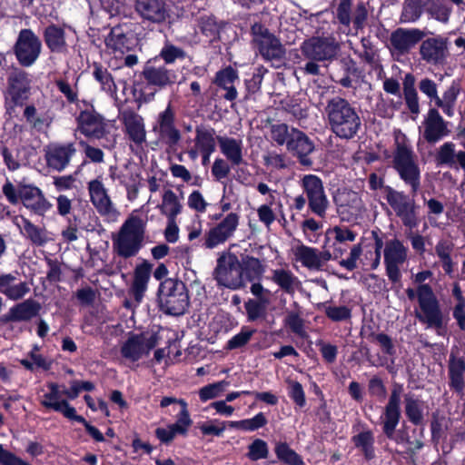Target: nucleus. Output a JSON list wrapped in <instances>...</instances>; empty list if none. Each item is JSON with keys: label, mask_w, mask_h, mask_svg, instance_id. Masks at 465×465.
I'll list each match as a JSON object with an SVG mask.
<instances>
[{"label": "nucleus", "mask_w": 465, "mask_h": 465, "mask_svg": "<svg viewBox=\"0 0 465 465\" xmlns=\"http://www.w3.org/2000/svg\"><path fill=\"white\" fill-rule=\"evenodd\" d=\"M187 204L189 208L197 212V213H205L208 203L204 200L203 194L198 190L193 191L187 200Z\"/></svg>", "instance_id": "774afa93"}, {"label": "nucleus", "mask_w": 465, "mask_h": 465, "mask_svg": "<svg viewBox=\"0 0 465 465\" xmlns=\"http://www.w3.org/2000/svg\"><path fill=\"white\" fill-rule=\"evenodd\" d=\"M276 206L281 207L282 203L274 195H271V201L265 202V203L260 205L257 209L259 221L267 228H270L276 220V213L274 212Z\"/></svg>", "instance_id": "8fccbe9b"}, {"label": "nucleus", "mask_w": 465, "mask_h": 465, "mask_svg": "<svg viewBox=\"0 0 465 465\" xmlns=\"http://www.w3.org/2000/svg\"><path fill=\"white\" fill-rule=\"evenodd\" d=\"M302 53L309 59L324 61L333 58L339 45L332 36H313L304 41L301 46Z\"/></svg>", "instance_id": "dca6fc26"}, {"label": "nucleus", "mask_w": 465, "mask_h": 465, "mask_svg": "<svg viewBox=\"0 0 465 465\" xmlns=\"http://www.w3.org/2000/svg\"><path fill=\"white\" fill-rule=\"evenodd\" d=\"M240 216L235 213H228L220 223L212 227L204 236L203 246L214 249L232 238L236 232Z\"/></svg>", "instance_id": "a211bd4d"}, {"label": "nucleus", "mask_w": 465, "mask_h": 465, "mask_svg": "<svg viewBox=\"0 0 465 465\" xmlns=\"http://www.w3.org/2000/svg\"><path fill=\"white\" fill-rule=\"evenodd\" d=\"M271 280L288 294H293L301 287L299 278L292 271L285 268L272 270Z\"/></svg>", "instance_id": "e433bc0d"}, {"label": "nucleus", "mask_w": 465, "mask_h": 465, "mask_svg": "<svg viewBox=\"0 0 465 465\" xmlns=\"http://www.w3.org/2000/svg\"><path fill=\"white\" fill-rule=\"evenodd\" d=\"M298 132L297 128L289 126L286 124H274L271 125L270 135L273 142L278 145H288L290 144L292 138L295 136V133Z\"/></svg>", "instance_id": "49530a36"}, {"label": "nucleus", "mask_w": 465, "mask_h": 465, "mask_svg": "<svg viewBox=\"0 0 465 465\" xmlns=\"http://www.w3.org/2000/svg\"><path fill=\"white\" fill-rule=\"evenodd\" d=\"M213 277L219 285L237 290L242 283L241 265L236 255L224 252L217 259Z\"/></svg>", "instance_id": "6e6552de"}, {"label": "nucleus", "mask_w": 465, "mask_h": 465, "mask_svg": "<svg viewBox=\"0 0 465 465\" xmlns=\"http://www.w3.org/2000/svg\"><path fill=\"white\" fill-rule=\"evenodd\" d=\"M217 141L221 153L232 165H240L243 163V143L241 139L218 136Z\"/></svg>", "instance_id": "7c9ffc66"}, {"label": "nucleus", "mask_w": 465, "mask_h": 465, "mask_svg": "<svg viewBox=\"0 0 465 465\" xmlns=\"http://www.w3.org/2000/svg\"><path fill=\"white\" fill-rule=\"evenodd\" d=\"M175 114L169 103L167 107L158 114L152 126V132L157 136V144L174 148L181 140V133L175 126Z\"/></svg>", "instance_id": "1a4fd4ad"}, {"label": "nucleus", "mask_w": 465, "mask_h": 465, "mask_svg": "<svg viewBox=\"0 0 465 465\" xmlns=\"http://www.w3.org/2000/svg\"><path fill=\"white\" fill-rule=\"evenodd\" d=\"M395 150L392 165L400 178L411 188L415 194L420 186V169L415 159L411 145L404 134L395 132Z\"/></svg>", "instance_id": "20e7f679"}, {"label": "nucleus", "mask_w": 465, "mask_h": 465, "mask_svg": "<svg viewBox=\"0 0 465 465\" xmlns=\"http://www.w3.org/2000/svg\"><path fill=\"white\" fill-rule=\"evenodd\" d=\"M386 200L402 223L409 227L416 225L415 203L402 192H398L391 187L387 189Z\"/></svg>", "instance_id": "aec40b11"}, {"label": "nucleus", "mask_w": 465, "mask_h": 465, "mask_svg": "<svg viewBox=\"0 0 465 465\" xmlns=\"http://www.w3.org/2000/svg\"><path fill=\"white\" fill-rule=\"evenodd\" d=\"M93 75L94 79L100 84L101 89L111 96L116 94V85L107 69L104 68L98 64H94Z\"/></svg>", "instance_id": "3c124183"}, {"label": "nucleus", "mask_w": 465, "mask_h": 465, "mask_svg": "<svg viewBox=\"0 0 465 465\" xmlns=\"http://www.w3.org/2000/svg\"><path fill=\"white\" fill-rule=\"evenodd\" d=\"M275 454L280 461L288 465H302L299 455L285 442H277L274 448Z\"/></svg>", "instance_id": "864d4df0"}, {"label": "nucleus", "mask_w": 465, "mask_h": 465, "mask_svg": "<svg viewBox=\"0 0 465 465\" xmlns=\"http://www.w3.org/2000/svg\"><path fill=\"white\" fill-rule=\"evenodd\" d=\"M423 137L430 143H435L450 134L449 123L446 122L437 108H430L424 117Z\"/></svg>", "instance_id": "412c9836"}, {"label": "nucleus", "mask_w": 465, "mask_h": 465, "mask_svg": "<svg viewBox=\"0 0 465 465\" xmlns=\"http://www.w3.org/2000/svg\"><path fill=\"white\" fill-rule=\"evenodd\" d=\"M432 277L430 270L412 273V282L419 287V309L415 311V317L427 328L440 329L444 322L440 305L432 287L426 283Z\"/></svg>", "instance_id": "f257e3e1"}, {"label": "nucleus", "mask_w": 465, "mask_h": 465, "mask_svg": "<svg viewBox=\"0 0 465 465\" xmlns=\"http://www.w3.org/2000/svg\"><path fill=\"white\" fill-rule=\"evenodd\" d=\"M425 7L424 0H404L400 16L401 22L415 23L420 18Z\"/></svg>", "instance_id": "c03bdc74"}, {"label": "nucleus", "mask_w": 465, "mask_h": 465, "mask_svg": "<svg viewBox=\"0 0 465 465\" xmlns=\"http://www.w3.org/2000/svg\"><path fill=\"white\" fill-rule=\"evenodd\" d=\"M20 201L27 209L39 215L45 214L52 206L42 191L32 184H20Z\"/></svg>", "instance_id": "5701e85b"}, {"label": "nucleus", "mask_w": 465, "mask_h": 465, "mask_svg": "<svg viewBox=\"0 0 465 465\" xmlns=\"http://www.w3.org/2000/svg\"><path fill=\"white\" fill-rule=\"evenodd\" d=\"M42 42L30 29H22L14 46L17 62L24 67L32 66L39 58Z\"/></svg>", "instance_id": "9b49d317"}, {"label": "nucleus", "mask_w": 465, "mask_h": 465, "mask_svg": "<svg viewBox=\"0 0 465 465\" xmlns=\"http://www.w3.org/2000/svg\"><path fill=\"white\" fill-rule=\"evenodd\" d=\"M295 134L287 150L296 155L302 164L309 165L311 161L308 155L313 152L314 144L303 132L298 130Z\"/></svg>", "instance_id": "473e14b6"}, {"label": "nucleus", "mask_w": 465, "mask_h": 465, "mask_svg": "<svg viewBox=\"0 0 465 465\" xmlns=\"http://www.w3.org/2000/svg\"><path fill=\"white\" fill-rule=\"evenodd\" d=\"M13 223L20 231L21 234L28 238L34 244L41 246L48 241L45 231L34 225L24 216H15Z\"/></svg>", "instance_id": "72a5a7b5"}, {"label": "nucleus", "mask_w": 465, "mask_h": 465, "mask_svg": "<svg viewBox=\"0 0 465 465\" xmlns=\"http://www.w3.org/2000/svg\"><path fill=\"white\" fill-rule=\"evenodd\" d=\"M151 270L152 265L147 262H143L135 268L132 292L137 302L142 300L143 293L147 289Z\"/></svg>", "instance_id": "ea45409f"}, {"label": "nucleus", "mask_w": 465, "mask_h": 465, "mask_svg": "<svg viewBox=\"0 0 465 465\" xmlns=\"http://www.w3.org/2000/svg\"><path fill=\"white\" fill-rule=\"evenodd\" d=\"M199 429L203 435L221 436L225 430V421L211 420L200 423Z\"/></svg>", "instance_id": "052dcab7"}, {"label": "nucleus", "mask_w": 465, "mask_h": 465, "mask_svg": "<svg viewBox=\"0 0 465 465\" xmlns=\"http://www.w3.org/2000/svg\"><path fill=\"white\" fill-rule=\"evenodd\" d=\"M144 77L151 84L165 86L175 81V74L164 67H149L144 71Z\"/></svg>", "instance_id": "a18cd8bd"}, {"label": "nucleus", "mask_w": 465, "mask_h": 465, "mask_svg": "<svg viewBox=\"0 0 465 465\" xmlns=\"http://www.w3.org/2000/svg\"><path fill=\"white\" fill-rule=\"evenodd\" d=\"M401 389H394L385 407L383 414V431L389 437H392L401 417Z\"/></svg>", "instance_id": "a878e982"}, {"label": "nucleus", "mask_w": 465, "mask_h": 465, "mask_svg": "<svg viewBox=\"0 0 465 465\" xmlns=\"http://www.w3.org/2000/svg\"><path fill=\"white\" fill-rule=\"evenodd\" d=\"M244 307L249 321L253 322L265 316L266 308L262 302L254 300H249L245 302Z\"/></svg>", "instance_id": "0e129e2a"}, {"label": "nucleus", "mask_w": 465, "mask_h": 465, "mask_svg": "<svg viewBox=\"0 0 465 465\" xmlns=\"http://www.w3.org/2000/svg\"><path fill=\"white\" fill-rule=\"evenodd\" d=\"M405 410L406 415L412 423L419 424L421 421L423 411L421 401L411 397H407Z\"/></svg>", "instance_id": "6e6d98bb"}, {"label": "nucleus", "mask_w": 465, "mask_h": 465, "mask_svg": "<svg viewBox=\"0 0 465 465\" xmlns=\"http://www.w3.org/2000/svg\"><path fill=\"white\" fill-rule=\"evenodd\" d=\"M327 317L333 322H341L351 318V309L347 306H334L328 302L322 304Z\"/></svg>", "instance_id": "5fc2aeb1"}, {"label": "nucleus", "mask_w": 465, "mask_h": 465, "mask_svg": "<svg viewBox=\"0 0 465 465\" xmlns=\"http://www.w3.org/2000/svg\"><path fill=\"white\" fill-rule=\"evenodd\" d=\"M383 254L388 278L393 282H399L401 277L400 266L408 256L407 247L400 240L392 239L386 242Z\"/></svg>", "instance_id": "6ab92c4d"}, {"label": "nucleus", "mask_w": 465, "mask_h": 465, "mask_svg": "<svg viewBox=\"0 0 465 465\" xmlns=\"http://www.w3.org/2000/svg\"><path fill=\"white\" fill-rule=\"evenodd\" d=\"M157 345V337L154 334H132L121 347L122 356L129 361L134 362L147 356Z\"/></svg>", "instance_id": "f3484780"}, {"label": "nucleus", "mask_w": 465, "mask_h": 465, "mask_svg": "<svg viewBox=\"0 0 465 465\" xmlns=\"http://www.w3.org/2000/svg\"><path fill=\"white\" fill-rule=\"evenodd\" d=\"M125 134L128 139L137 146L146 141V130L143 118L131 110H124L120 114Z\"/></svg>", "instance_id": "4be33fe9"}, {"label": "nucleus", "mask_w": 465, "mask_h": 465, "mask_svg": "<svg viewBox=\"0 0 465 465\" xmlns=\"http://www.w3.org/2000/svg\"><path fill=\"white\" fill-rule=\"evenodd\" d=\"M288 393L290 398L299 406L303 407L305 405V393L303 388L297 381L288 380Z\"/></svg>", "instance_id": "680f3d73"}, {"label": "nucleus", "mask_w": 465, "mask_h": 465, "mask_svg": "<svg viewBox=\"0 0 465 465\" xmlns=\"http://www.w3.org/2000/svg\"><path fill=\"white\" fill-rule=\"evenodd\" d=\"M135 10L143 19L153 23L163 22L167 16L165 5L161 0H135Z\"/></svg>", "instance_id": "c85d7f7f"}, {"label": "nucleus", "mask_w": 465, "mask_h": 465, "mask_svg": "<svg viewBox=\"0 0 465 465\" xmlns=\"http://www.w3.org/2000/svg\"><path fill=\"white\" fill-rule=\"evenodd\" d=\"M254 332L255 331L252 329L242 327L239 333L235 334L228 341L226 348L234 350L244 346L249 342Z\"/></svg>", "instance_id": "4d7b16f0"}, {"label": "nucleus", "mask_w": 465, "mask_h": 465, "mask_svg": "<svg viewBox=\"0 0 465 465\" xmlns=\"http://www.w3.org/2000/svg\"><path fill=\"white\" fill-rule=\"evenodd\" d=\"M74 153V148L71 143L52 145L46 153L47 163L50 167L61 171L68 164Z\"/></svg>", "instance_id": "f704fd0d"}, {"label": "nucleus", "mask_w": 465, "mask_h": 465, "mask_svg": "<svg viewBox=\"0 0 465 465\" xmlns=\"http://www.w3.org/2000/svg\"><path fill=\"white\" fill-rule=\"evenodd\" d=\"M326 113L331 132L341 139L353 138L361 128V118L353 106L345 99H331Z\"/></svg>", "instance_id": "7ed1b4c3"}, {"label": "nucleus", "mask_w": 465, "mask_h": 465, "mask_svg": "<svg viewBox=\"0 0 465 465\" xmlns=\"http://www.w3.org/2000/svg\"><path fill=\"white\" fill-rule=\"evenodd\" d=\"M15 278L11 274L0 276V292L11 300L23 298L28 292L29 287L25 282H15Z\"/></svg>", "instance_id": "58836bf2"}, {"label": "nucleus", "mask_w": 465, "mask_h": 465, "mask_svg": "<svg viewBox=\"0 0 465 465\" xmlns=\"http://www.w3.org/2000/svg\"><path fill=\"white\" fill-rule=\"evenodd\" d=\"M45 40L52 52L62 53L65 50L64 32L55 25H50L45 29Z\"/></svg>", "instance_id": "de8ad7c7"}, {"label": "nucleus", "mask_w": 465, "mask_h": 465, "mask_svg": "<svg viewBox=\"0 0 465 465\" xmlns=\"http://www.w3.org/2000/svg\"><path fill=\"white\" fill-rule=\"evenodd\" d=\"M460 93V84L453 81L442 93V95L438 96L435 105L438 108H440L447 116L452 117L454 115L455 105Z\"/></svg>", "instance_id": "4c0bfd02"}, {"label": "nucleus", "mask_w": 465, "mask_h": 465, "mask_svg": "<svg viewBox=\"0 0 465 465\" xmlns=\"http://www.w3.org/2000/svg\"><path fill=\"white\" fill-rule=\"evenodd\" d=\"M180 404V411L176 416V421L164 428L155 430L157 438L163 443L172 441L176 435H185L193 421L188 411L187 402L183 399L174 397H163L160 401V407L167 409L171 404Z\"/></svg>", "instance_id": "39448f33"}, {"label": "nucleus", "mask_w": 465, "mask_h": 465, "mask_svg": "<svg viewBox=\"0 0 465 465\" xmlns=\"http://www.w3.org/2000/svg\"><path fill=\"white\" fill-rule=\"evenodd\" d=\"M269 450L267 443L261 439L254 440L248 448V456L252 460L265 459L268 456Z\"/></svg>", "instance_id": "bf43d9fd"}, {"label": "nucleus", "mask_w": 465, "mask_h": 465, "mask_svg": "<svg viewBox=\"0 0 465 465\" xmlns=\"http://www.w3.org/2000/svg\"><path fill=\"white\" fill-rule=\"evenodd\" d=\"M80 113L76 117L77 130L90 138L100 139L106 133L104 119L95 112L93 104L80 101L76 104Z\"/></svg>", "instance_id": "9d476101"}, {"label": "nucleus", "mask_w": 465, "mask_h": 465, "mask_svg": "<svg viewBox=\"0 0 465 465\" xmlns=\"http://www.w3.org/2000/svg\"><path fill=\"white\" fill-rule=\"evenodd\" d=\"M146 230V221L132 213L112 235L114 252L124 259L134 257L142 249Z\"/></svg>", "instance_id": "f03ea898"}, {"label": "nucleus", "mask_w": 465, "mask_h": 465, "mask_svg": "<svg viewBox=\"0 0 465 465\" xmlns=\"http://www.w3.org/2000/svg\"><path fill=\"white\" fill-rule=\"evenodd\" d=\"M465 371V362L460 358L450 357L449 364V375L450 386L456 391L462 393L464 389L463 374Z\"/></svg>", "instance_id": "79ce46f5"}, {"label": "nucleus", "mask_w": 465, "mask_h": 465, "mask_svg": "<svg viewBox=\"0 0 465 465\" xmlns=\"http://www.w3.org/2000/svg\"><path fill=\"white\" fill-rule=\"evenodd\" d=\"M159 296L166 312L172 315L183 314L189 304L184 283L175 279L169 278L161 283Z\"/></svg>", "instance_id": "423d86ee"}, {"label": "nucleus", "mask_w": 465, "mask_h": 465, "mask_svg": "<svg viewBox=\"0 0 465 465\" xmlns=\"http://www.w3.org/2000/svg\"><path fill=\"white\" fill-rule=\"evenodd\" d=\"M367 0H340L337 7V18L345 27L352 24L355 32L362 28L368 16Z\"/></svg>", "instance_id": "ddd939ff"}, {"label": "nucleus", "mask_w": 465, "mask_h": 465, "mask_svg": "<svg viewBox=\"0 0 465 465\" xmlns=\"http://www.w3.org/2000/svg\"><path fill=\"white\" fill-rule=\"evenodd\" d=\"M300 183L307 196L311 211L320 217H324L329 201L322 181L314 174H306L302 178Z\"/></svg>", "instance_id": "4468645a"}, {"label": "nucleus", "mask_w": 465, "mask_h": 465, "mask_svg": "<svg viewBox=\"0 0 465 465\" xmlns=\"http://www.w3.org/2000/svg\"><path fill=\"white\" fill-rule=\"evenodd\" d=\"M437 160L441 164L450 168H460L465 172V153L463 151L456 152V146L451 142L444 143L438 151Z\"/></svg>", "instance_id": "2f4dec72"}, {"label": "nucleus", "mask_w": 465, "mask_h": 465, "mask_svg": "<svg viewBox=\"0 0 465 465\" xmlns=\"http://www.w3.org/2000/svg\"><path fill=\"white\" fill-rule=\"evenodd\" d=\"M229 384L227 381H221L205 385L199 390V398L203 402L216 399L223 395Z\"/></svg>", "instance_id": "603ef678"}, {"label": "nucleus", "mask_w": 465, "mask_h": 465, "mask_svg": "<svg viewBox=\"0 0 465 465\" xmlns=\"http://www.w3.org/2000/svg\"><path fill=\"white\" fill-rule=\"evenodd\" d=\"M62 395H64V390H61L57 383L49 382L46 384V390L43 391L40 402L45 408L61 412L70 420L84 422V419L76 414L75 409L66 400L62 399Z\"/></svg>", "instance_id": "2eb2a0df"}, {"label": "nucleus", "mask_w": 465, "mask_h": 465, "mask_svg": "<svg viewBox=\"0 0 465 465\" xmlns=\"http://www.w3.org/2000/svg\"><path fill=\"white\" fill-rule=\"evenodd\" d=\"M447 54V43L442 37H432L424 40L420 46V54L426 63L441 64Z\"/></svg>", "instance_id": "393cba45"}, {"label": "nucleus", "mask_w": 465, "mask_h": 465, "mask_svg": "<svg viewBox=\"0 0 465 465\" xmlns=\"http://www.w3.org/2000/svg\"><path fill=\"white\" fill-rule=\"evenodd\" d=\"M183 196H178L173 190L165 189L158 209L167 219L176 218L183 212Z\"/></svg>", "instance_id": "c9c22d12"}, {"label": "nucleus", "mask_w": 465, "mask_h": 465, "mask_svg": "<svg viewBox=\"0 0 465 465\" xmlns=\"http://www.w3.org/2000/svg\"><path fill=\"white\" fill-rule=\"evenodd\" d=\"M87 190L90 202L100 216L104 218V221L115 223L120 216V212L111 199L102 179L95 178L88 182Z\"/></svg>", "instance_id": "0eeeda50"}, {"label": "nucleus", "mask_w": 465, "mask_h": 465, "mask_svg": "<svg viewBox=\"0 0 465 465\" xmlns=\"http://www.w3.org/2000/svg\"><path fill=\"white\" fill-rule=\"evenodd\" d=\"M426 11L432 18L441 23H447L452 8L447 0H427Z\"/></svg>", "instance_id": "09e8293b"}, {"label": "nucleus", "mask_w": 465, "mask_h": 465, "mask_svg": "<svg viewBox=\"0 0 465 465\" xmlns=\"http://www.w3.org/2000/svg\"><path fill=\"white\" fill-rule=\"evenodd\" d=\"M423 37L420 29L399 28L391 34V44L395 52L404 54L410 52Z\"/></svg>", "instance_id": "b1692460"}, {"label": "nucleus", "mask_w": 465, "mask_h": 465, "mask_svg": "<svg viewBox=\"0 0 465 465\" xmlns=\"http://www.w3.org/2000/svg\"><path fill=\"white\" fill-rule=\"evenodd\" d=\"M242 266L243 270L246 271L252 278L259 277L264 272V267L261 261L254 257L246 256L242 258Z\"/></svg>", "instance_id": "e2e57ef3"}, {"label": "nucleus", "mask_w": 465, "mask_h": 465, "mask_svg": "<svg viewBox=\"0 0 465 465\" xmlns=\"http://www.w3.org/2000/svg\"><path fill=\"white\" fill-rule=\"evenodd\" d=\"M194 150L190 154L195 158L200 153L204 158H209L215 150V131L213 128L199 126L195 130Z\"/></svg>", "instance_id": "c756f323"}, {"label": "nucleus", "mask_w": 465, "mask_h": 465, "mask_svg": "<svg viewBox=\"0 0 465 465\" xmlns=\"http://www.w3.org/2000/svg\"><path fill=\"white\" fill-rule=\"evenodd\" d=\"M38 311L39 305L35 302L26 300L11 308L8 317L11 321H28L35 317Z\"/></svg>", "instance_id": "37998d69"}, {"label": "nucleus", "mask_w": 465, "mask_h": 465, "mask_svg": "<svg viewBox=\"0 0 465 465\" xmlns=\"http://www.w3.org/2000/svg\"><path fill=\"white\" fill-rule=\"evenodd\" d=\"M238 78L237 72L232 67H226L216 74L215 83L224 88L233 85V82Z\"/></svg>", "instance_id": "69168bd1"}, {"label": "nucleus", "mask_w": 465, "mask_h": 465, "mask_svg": "<svg viewBox=\"0 0 465 465\" xmlns=\"http://www.w3.org/2000/svg\"><path fill=\"white\" fill-rule=\"evenodd\" d=\"M252 42L259 50L261 55L270 61L280 62L285 54V49L269 30L261 24L252 26Z\"/></svg>", "instance_id": "f8f14e48"}, {"label": "nucleus", "mask_w": 465, "mask_h": 465, "mask_svg": "<svg viewBox=\"0 0 465 465\" xmlns=\"http://www.w3.org/2000/svg\"><path fill=\"white\" fill-rule=\"evenodd\" d=\"M354 443L358 448H361L367 458L373 455V435L371 431L366 430L359 433L353 438Z\"/></svg>", "instance_id": "13d9d810"}, {"label": "nucleus", "mask_w": 465, "mask_h": 465, "mask_svg": "<svg viewBox=\"0 0 465 465\" xmlns=\"http://www.w3.org/2000/svg\"><path fill=\"white\" fill-rule=\"evenodd\" d=\"M294 260L301 262L310 270L320 269V260L317 256V249L303 244H298L292 248Z\"/></svg>", "instance_id": "a19ab883"}, {"label": "nucleus", "mask_w": 465, "mask_h": 465, "mask_svg": "<svg viewBox=\"0 0 465 465\" xmlns=\"http://www.w3.org/2000/svg\"><path fill=\"white\" fill-rule=\"evenodd\" d=\"M134 45L121 27H114L105 38L106 51L115 58L123 57Z\"/></svg>", "instance_id": "cd10ccee"}, {"label": "nucleus", "mask_w": 465, "mask_h": 465, "mask_svg": "<svg viewBox=\"0 0 465 465\" xmlns=\"http://www.w3.org/2000/svg\"><path fill=\"white\" fill-rule=\"evenodd\" d=\"M30 88V80L27 73L15 69L8 76L7 96L15 104L21 103Z\"/></svg>", "instance_id": "bb28decb"}, {"label": "nucleus", "mask_w": 465, "mask_h": 465, "mask_svg": "<svg viewBox=\"0 0 465 465\" xmlns=\"http://www.w3.org/2000/svg\"><path fill=\"white\" fill-rule=\"evenodd\" d=\"M94 389V385L90 381H73L69 390H64V396L70 400H74L81 391H91Z\"/></svg>", "instance_id": "338daca9"}]
</instances>
